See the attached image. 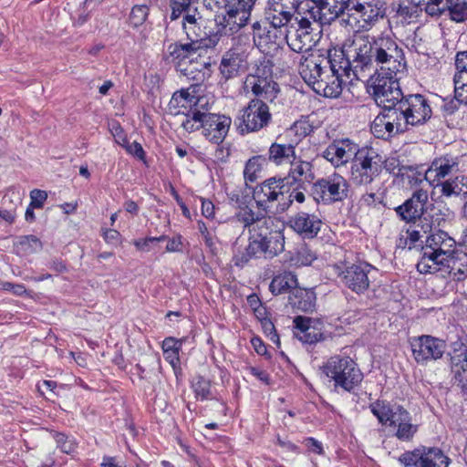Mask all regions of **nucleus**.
Returning <instances> with one entry per match:
<instances>
[{
  "mask_svg": "<svg viewBox=\"0 0 467 467\" xmlns=\"http://www.w3.org/2000/svg\"><path fill=\"white\" fill-rule=\"evenodd\" d=\"M285 179L272 177L263 182L254 192L257 207L245 206L235 213L239 223L249 231V244L237 258L236 265H244L252 258H273L285 249L284 224L268 213H284L289 208Z\"/></svg>",
  "mask_w": 467,
  "mask_h": 467,
  "instance_id": "nucleus-1",
  "label": "nucleus"
},
{
  "mask_svg": "<svg viewBox=\"0 0 467 467\" xmlns=\"http://www.w3.org/2000/svg\"><path fill=\"white\" fill-rule=\"evenodd\" d=\"M362 48H367L368 67L358 74V80L368 78V89L378 106L396 109L403 94L400 76L406 69V59L401 47L389 36L363 35Z\"/></svg>",
  "mask_w": 467,
  "mask_h": 467,
  "instance_id": "nucleus-2",
  "label": "nucleus"
},
{
  "mask_svg": "<svg viewBox=\"0 0 467 467\" xmlns=\"http://www.w3.org/2000/svg\"><path fill=\"white\" fill-rule=\"evenodd\" d=\"M362 36L363 34H354L344 41L340 50L334 48V58L342 67L337 72L329 70V67L324 71L314 88L317 94L327 98H337L342 92L344 77L350 80L358 79V74L368 67L369 60L366 54L367 48H362Z\"/></svg>",
  "mask_w": 467,
  "mask_h": 467,
  "instance_id": "nucleus-3",
  "label": "nucleus"
},
{
  "mask_svg": "<svg viewBox=\"0 0 467 467\" xmlns=\"http://www.w3.org/2000/svg\"><path fill=\"white\" fill-rule=\"evenodd\" d=\"M370 410L382 425L396 430L397 438H410L418 431V424L413 422L410 412L400 405L377 400L370 404Z\"/></svg>",
  "mask_w": 467,
  "mask_h": 467,
  "instance_id": "nucleus-4",
  "label": "nucleus"
},
{
  "mask_svg": "<svg viewBox=\"0 0 467 467\" xmlns=\"http://www.w3.org/2000/svg\"><path fill=\"white\" fill-rule=\"evenodd\" d=\"M323 372L340 387L350 391L363 379V374L353 359L348 357L335 356L322 367Z\"/></svg>",
  "mask_w": 467,
  "mask_h": 467,
  "instance_id": "nucleus-5",
  "label": "nucleus"
},
{
  "mask_svg": "<svg viewBox=\"0 0 467 467\" xmlns=\"http://www.w3.org/2000/svg\"><path fill=\"white\" fill-rule=\"evenodd\" d=\"M311 0H268L265 18L275 28L286 26L296 13L309 15Z\"/></svg>",
  "mask_w": 467,
  "mask_h": 467,
  "instance_id": "nucleus-6",
  "label": "nucleus"
},
{
  "mask_svg": "<svg viewBox=\"0 0 467 467\" xmlns=\"http://www.w3.org/2000/svg\"><path fill=\"white\" fill-rule=\"evenodd\" d=\"M382 166L379 155L372 150L361 149L350 165L349 181L355 185H368L379 176Z\"/></svg>",
  "mask_w": 467,
  "mask_h": 467,
  "instance_id": "nucleus-7",
  "label": "nucleus"
},
{
  "mask_svg": "<svg viewBox=\"0 0 467 467\" xmlns=\"http://www.w3.org/2000/svg\"><path fill=\"white\" fill-rule=\"evenodd\" d=\"M337 63L334 58V49H328L327 55L317 52L305 57L300 62L298 70L304 81L314 89L327 67L336 72L338 68L341 69L342 66Z\"/></svg>",
  "mask_w": 467,
  "mask_h": 467,
  "instance_id": "nucleus-8",
  "label": "nucleus"
},
{
  "mask_svg": "<svg viewBox=\"0 0 467 467\" xmlns=\"http://www.w3.org/2000/svg\"><path fill=\"white\" fill-rule=\"evenodd\" d=\"M348 192V182L338 173L317 180L311 188L313 199L327 204L345 200Z\"/></svg>",
  "mask_w": 467,
  "mask_h": 467,
  "instance_id": "nucleus-9",
  "label": "nucleus"
},
{
  "mask_svg": "<svg viewBox=\"0 0 467 467\" xmlns=\"http://www.w3.org/2000/svg\"><path fill=\"white\" fill-rule=\"evenodd\" d=\"M395 109L401 122L405 124V130L409 126L425 123L431 116V109L427 99L420 94L403 97Z\"/></svg>",
  "mask_w": 467,
  "mask_h": 467,
  "instance_id": "nucleus-10",
  "label": "nucleus"
},
{
  "mask_svg": "<svg viewBox=\"0 0 467 467\" xmlns=\"http://www.w3.org/2000/svg\"><path fill=\"white\" fill-rule=\"evenodd\" d=\"M399 462L403 467H449L451 459L436 447H421L402 453Z\"/></svg>",
  "mask_w": 467,
  "mask_h": 467,
  "instance_id": "nucleus-11",
  "label": "nucleus"
},
{
  "mask_svg": "<svg viewBox=\"0 0 467 467\" xmlns=\"http://www.w3.org/2000/svg\"><path fill=\"white\" fill-rule=\"evenodd\" d=\"M410 348L415 361L420 365H427L442 358L446 344L437 337L422 335L410 339Z\"/></svg>",
  "mask_w": 467,
  "mask_h": 467,
  "instance_id": "nucleus-12",
  "label": "nucleus"
},
{
  "mask_svg": "<svg viewBox=\"0 0 467 467\" xmlns=\"http://www.w3.org/2000/svg\"><path fill=\"white\" fill-rule=\"evenodd\" d=\"M240 119L239 129L242 133L257 131L265 127L271 119L266 101L261 99H252L242 110Z\"/></svg>",
  "mask_w": 467,
  "mask_h": 467,
  "instance_id": "nucleus-13",
  "label": "nucleus"
},
{
  "mask_svg": "<svg viewBox=\"0 0 467 467\" xmlns=\"http://www.w3.org/2000/svg\"><path fill=\"white\" fill-rule=\"evenodd\" d=\"M203 22L202 16L198 11H194L192 15H185L182 19V29L190 43L202 50L213 48L219 40L217 36L208 37L203 29Z\"/></svg>",
  "mask_w": 467,
  "mask_h": 467,
  "instance_id": "nucleus-14",
  "label": "nucleus"
},
{
  "mask_svg": "<svg viewBox=\"0 0 467 467\" xmlns=\"http://www.w3.org/2000/svg\"><path fill=\"white\" fill-rule=\"evenodd\" d=\"M361 149L353 140L346 139L334 140L323 151L322 156L335 168L346 166L353 161Z\"/></svg>",
  "mask_w": 467,
  "mask_h": 467,
  "instance_id": "nucleus-15",
  "label": "nucleus"
},
{
  "mask_svg": "<svg viewBox=\"0 0 467 467\" xmlns=\"http://www.w3.org/2000/svg\"><path fill=\"white\" fill-rule=\"evenodd\" d=\"M377 269L368 263L353 264L342 271L339 275L344 285L355 293H363L370 283L372 274Z\"/></svg>",
  "mask_w": 467,
  "mask_h": 467,
  "instance_id": "nucleus-16",
  "label": "nucleus"
},
{
  "mask_svg": "<svg viewBox=\"0 0 467 467\" xmlns=\"http://www.w3.org/2000/svg\"><path fill=\"white\" fill-rule=\"evenodd\" d=\"M256 0H228L225 5L226 14L223 16L224 27L231 32H237L244 27L251 16V12Z\"/></svg>",
  "mask_w": 467,
  "mask_h": 467,
  "instance_id": "nucleus-17",
  "label": "nucleus"
},
{
  "mask_svg": "<svg viewBox=\"0 0 467 467\" xmlns=\"http://www.w3.org/2000/svg\"><path fill=\"white\" fill-rule=\"evenodd\" d=\"M353 0H311L309 15L315 23L329 24L346 9L349 10Z\"/></svg>",
  "mask_w": 467,
  "mask_h": 467,
  "instance_id": "nucleus-18",
  "label": "nucleus"
},
{
  "mask_svg": "<svg viewBox=\"0 0 467 467\" xmlns=\"http://www.w3.org/2000/svg\"><path fill=\"white\" fill-rule=\"evenodd\" d=\"M371 131L377 138L387 140L406 130L395 109H383L382 114L377 116L372 122Z\"/></svg>",
  "mask_w": 467,
  "mask_h": 467,
  "instance_id": "nucleus-19",
  "label": "nucleus"
},
{
  "mask_svg": "<svg viewBox=\"0 0 467 467\" xmlns=\"http://www.w3.org/2000/svg\"><path fill=\"white\" fill-rule=\"evenodd\" d=\"M202 133L208 140L213 143L219 144L225 139L232 119L224 115H205L202 119Z\"/></svg>",
  "mask_w": 467,
  "mask_h": 467,
  "instance_id": "nucleus-20",
  "label": "nucleus"
},
{
  "mask_svg": "<svg viewBox=\"0 0 467 467\" xmlns=\"http://www.w3.org/2000/svg\"><path fill=\"white\" fill-rule=\"evenodd\" d=\"M247 67V54L238 48H232L223 55L220 71L225 79H230L245 72Z\"/></svg>",
  "mask_w": 467,
  "mask_h": 467,
  "instance_id": "nucleus-21",
  "label": "nucleus"
},
{
  "mask_svg": "<svg viewBox=\"0 0 467 467\" xmlns=\"http://www.w3.org/2000/svg\"><path fill=\"white\" fill-rule=\"evenodd\" d=\"M428 201V192L424 190L416 191L411 198L402 205L396 208V213L407 223L413 222L423 213L424 206Z\"/></svg>",
  "mask_w": 467,
  "mask_h": 467,
  "instance_id": "nucleus-22",
  "label": "nucleus"
},
{
  "mask_svg": "<svg viewBox=\"0 0 467 467\" xmlns=\"http://www.w3.org/2000/svg\"><path fill=\"white\" fill-rule=\"evenodd\" d=\"M245 87L262 100L272 102L276 98L279 89L273 78L249 75L245 80Z\"/></svg>",
  "mask_w": 467,
  "mask_h": 467,
  "instance_id": "nucleus-23",
  "label": "nucleus"
},
{
  "mask_svg": "<svg viewBox=\"0 0 467 467\" xmlns=\"http://www.w3.org/2000/svg\"><path fill=\"white\" fill-rule=\"evenodd\" d=\"M290 225L303 238L312 239L319 233L322 221L316 214L299 212L290 219Z\"/></svg>",
  "mask_w": 467,
  "mask_h": 467,
  "instance_id": "nucleus-24",
  "label": "nucleus"
},
{
  "mask_svg": "<svg viewBox=\"0 0 467 467\" xmlns=\"http://www.w3.org/2000/svg\"><path fill=\"white\" fill-rule=\"evenodd\" d=\"M448 258V256L422 246L421 257L416 267L420 274H440L444 276Z\"/></svg>",
  "mask_w": 467,
  "mask_h": 467,
  "instance_id": "nucleus-25",
  "label": "nucleus"
},
{
  "mask_svg": "<svg viewBox=\"0 0 467 467\" xmlns=\"http://www.w3.org/2000/svg\"><path fill=\"white\" fill-rule=\"evenodd\" d=\"M459 161L458 158L450 155H444L436 158L431 167L426 171L424 175L419 174L416 182H421L422 179L426 180H440L447 175L458 171Z\"/></svg>",
  "mask_w": 467,
  "mask_h": 467,
  "instance_id": "nucleus-26",
  "label": "nucleus"
},
{
  "mask_svg": "<svg viewBox=\"0 0 467 467\" xmlns=\"http://www.w3.org/2000/svg\"><path fill=\"white\" fill-rule=\"evenodd\" d=\"M383 5L382 0H353L349 11L356 12L364 23L369 25L383 17Z\"/></svg>",
  "mask_w": 467,
  "mask_h": 467,
  "instance_id": "nucleus-27",
  "label": "nucleus"
},
{
  "mask_svg": "<svg viewBox=\"0 0 467 467\" xmlns=\"http://www.w3.org/2000/svg\"><path fill=\"white\" fill-rule=\"evenodd\" d=\"M285 39L291 50L296 53L308 51L318 40L317 34L296 30L293 26L287 30Z\"/></svg>",
  "mask_w": 467,
  "mask_h": 467,
  "instance_id": "nucleus-28",
  "label": "nucleus"
},
{
  "mask_svg": "<svg viewBox=\"0 0 467 467\" xmlns=\"http://www.w3.org/2000/svg\"><path fill=\"white\" fill-rule=\"evenodd\" d=\"M455 246V240L443 231H438L429 236H426L424 245V247L448 257L457 250Z\"/></svg>",
  "mask_w": 467,
  "mask_h": 467,
  "instance_id": "nucleus-29",
  "label": "nucleus"
},
{
  "mask_svg": "<svg viewBox=\"0 0 467 467\" xmlns=\"http://www.w3.org/2000/svg\"><path fill=\"white\" fill-rule=\"evenodd\" d=\"M314 177L313 165L311 162L296 157L293 161L290 162V169L285 179L287 181V183L293 184L311 182Z\"/></svg>",
  "mask_w": 467,
  "mask_h": 467,
  "instance_id": "nucleus-30",
  "label": "nucleus"
},
{
  "mask_svg": "<svg viewBox=\"0 0 467 467\" xmlns=\"http://www.w3.org/2000/svg\"><path fill=\"white\" fill-rule=\"evenodd\" d=\"M446 272L452 280L461 282L467 278V253L457 249L449 256Z\"/></svg>",
  "mask_w": 467,
  "mask_h": 467,
  "instance_id": "nucleus-31",
  "label": "nucleus"
},
{
  "mask_svg": "<svg viewBox=\"0 0 467 467\" xmlns=\"http://www.w3.org/2000/svg\"><path fill=\"white\" fill-rule=\"evenodd\" d=\"M451 375L453 384L461 389L467 398V348L463 355L451 358Z\"/></svg>",
  "mask_w": 467,
  "mask_h": 467,
  "instance_id": "nucleus-32",
  "label": "nucleus"
},
{
  "mask_svg": "<svg viewBox=\"0 0 467 467\" xmlns=\"http://www.w3.org/2000/svg\"><path fill=\"white\" fill-rule=\"evenodd\" d=\"M201 50L191 43H171L164 53V59L168 63H181Z\"/></svg>",
  "mask_w": 467,
  "mask_h": 467,
  "instance_id": "nucleus-33",
  "label": "nucleus"
},
{
  "mask_svg": "<svg viewBox=\"0 0 467 467\" xmlns=\"http://www.w3.org/2000/svg\"><path fill=\"white\" fill-rule=\"evenodd\" d=\"M297 287V278L292 272L285 271L275 275L270 283L269 289L275 296L291 293Z\"/></svg>",
  "mask_w": 467,
  "mask_h": 467,
  "instance_id": "nucleus-34",
  "label": "nucleus"
},
{
  "mask_svg": "<svg viewBox=\"0 0 467 467\" xmlns=\"http://www.w3.org/2000/svg\"><path fill=\"white\" fill-rule=\"evenodd\" d=\"M289 303L294 307L303 312H311L316 306L314 292L296 287L289 296Z\"/></svg>",
  "mask_w": 467,
  "mask_h": 467,
  "instance_id": "nucleus-35",
  "label": "nucleus"
},
{
  "mask_svg": "<svg viewBox=\"0 0 467 467\" xmlns=\"http://www.w3.org/2000/svg\"><path fill=\"white\" fill-rule=\"evenodd\" d=\"M296 157L293 144L273 143L269 148V161L276 165L287 164Z\"/></svg>",
  "mask_w": 467,
  "mask_h": 467,
  "instance_id": "nucleus-36",
  "label": "nucleus"
},
{
  "mask_svg": "<svg viewBox=\"0 0 467 467\" xmlns=\"http://www.w3.org/2000/svg\"><path fill=\"white\" fill-rule=\"evenodd\" d=\"M441 193L450 197L452 195H467V176L461 175L453 180H447L441 183Z\"/></svg>",
  "mask_w": 467,
  "mask_h": 467,
  "instance_id": "nucleus-37",
  "label": "nucleus"
},
{
  "mask_svg": "<svg viewBox=\"0 0 467 467\" xmlns=\"http://www.w3.org/2000/svg\"><path fill=\"white\" fill-rule=\"evenodd\" d=\"M419 7L418 4L412 6L400 5L394 16L396 24L405 26L417 23L420 11L422 10V8L419 9Z\"/></svg>",
  "mask_w": 467,
  "mask_h": 467,
  "instance_id": "nucleus-38",
  "label": "nucleus"
},
{
  "mask_svg": "<svg viewBox=\"0 0 467 467\" xmlns=\"http://www.w3.org/2000/svg\"><path fill=\"white\" fill-rule=\"evenodd\" d=\"M194 0H171V19L176 20L181 16L192 15L194 11H197V7L193 5Z\"/></svg>",
  "mask_w": 467,
  "mask_h": 467,
  "instance_id": "nucleus-39",
  "label": "nucleus"
},
{
  "mask_svg": "<svg viewBox=\"0 0 467 467\" xmlns=\"http://www.w3.org/2000/svg\"><path fill=\"white\" fill-rule=\"evenodd\" d=\"M265 163V159L260 155L249 159L244 171L245 180L250 182L255 181Z\"/></svg>",
  "mask_w": 467,
  "mask_h": 467,
  "instance_id": "nucleus-40",
  "label": "nucleus"
},
{
  "mask_svg": "<svg viewBox=\"0 0 467 467\" xmlns=\"http://www.w3.org/2000/svg\"><path fill=\"white\" fill-rule=\"evenodd\" d=\"M450 17L456 22H463L467 19V0H448Z\"/></svg>",
  "mask_w": 467,
  "mask_h": 467,
  "instance_id": "nucleus-41",
  "label": "nucleus"
},
{
  "mask_svg": "<svg viewBox=\"0 0 467 467\" xmlns=\"http://www.w3.org/2000/svg\"><path fill=\"white\" fill-rule=\"evenodd\" d=\"M448 3V0H419L418 5L423 6L429 16H440L447 12Z\"/></svg>",
  "mask_w": 467,
  "mask_h": 467,
  "instance_id": "nucleus-42",
  "label": "nucleus"
},
{
  "mask_svg": "<svg viewBox=\"0 0 467 467\" xmlns=\"http://www.w3.org/2000/svg\"><path fill=\"white\" fill-rule=\"evenodd\" d=\"M18 249L26 254H30L40 251L42 249V244L40 240L35 235L22 236L17 243Z\"/></svg>",
  "mask_w": 467,
  "mask_h": 467,
  "instance_id": "nucleus-43",
  "label": "nucleus"
},
{
  "mask_svg": "<svg viewBox=\"0 0 467 467\" xmlns=\"http://www.w3.org/2000/svg\"><path fill=\"white\" fill-rule=\"evenodd\" d=\"M204 116L203 113L201 114L199 111L192 112L190 110L189 114H187L182 120V127L188 132H192L200 128L202 129V119H204Z\"/></svg>",
  "mask_w": 467,
  "mask_h": 467,
  "instance_id": "nucleus-44",
  "label": "nucleus"
},
{
  "mask_svg": "<svg viewBox=\"0 0 467 467\" xmlns=\"http://www.w3.org/2000/svg\"><path fill=\"white\" fill-rule=\"evenodd\" d=\"M255 68L253 76H262L266 78H273V67L274 63L266 56L261 57L256 62H255Z\"/></svg>",
  "mask_w": 467,
  "mask_h": 467,
  "instance_id": "nucleus-45",
  "label": "nucleus"
},
{
  "mask_svg": "<svg viewBox=\"0 0 467 467\" xmlns=\"http://www.w3.org/2000/svg\"><path fill=\"white\" fill-rule=\"evenodd\" d=\"M149 8L147 5H135L130 15V22L134 27L141 26L147 19Z\"/></svg>",
  "mask_w": 467,
  "mask_h": 467,
  "instance_id": "nucleus-46",
  "label": "nucleus"
},
{
  "mask_svg": "<svg viewBox=\"0 0 467 467\" xmlns=\"http://www.w3.org/2000/svg\"><path fill=\"white\" fill-rule=\"evenodd\" d=\"M213 102V99L207 96H200L193 101V107L191 108L190 110L192 112L199 111L201 114L203 113V115H212L208 113V110L211 109Z\"/></svg>",
  "mask_w": 467,
  "mask_h": 467,
  "instance_id": "nucleus-47",
  "label": "nucleus"
},
{
  "mask_svg": "<svg viewBox=\"0 0 467 467\" xmlns=\"http://www.w3.org/2000/svg\"><path fill=\"white\" fill-rule=\"evenodd\" d=\"M192 388L196 394V397H200L202 400L209 398L210 384L203 378H196L192 382Z\"/></svg>",
  "mask_w": 467,
  "mask_h": 467,
  "instance_id": "nucleus-48",
  "label": "nucleus"
},
{
  "mask_svg": "<svg viewBox=\"0 0 467 467\" xmlns=\"http://www.w3.org/2000/svg\"><path fill=\"white\" fill-rule=\"evenodd\" d=\"M166 239V235H161L159 237H149L144 239H136L133 241V244L138 250L149 252L151 244L162 242Z\"/></svg>",
  "mask_w": 467,
  "mask_h": 467,
  "instance_id": "nucleus-49",
  "label": "nucleus"
},
{
  "mask_svg": "<svg viewBox=\"0 0 467 467\" xmlns=\"http://www.w3.org/2000/svg\"><path fill=\"white\" fill-rule=\"evenodd\" d=\"M119 143L121 144L130 154H132L133 156L137 157L139 160H144L145 152L142 149V146L139 142H137V141L130 142L124 139L122 142H119Z\"/></svg>",
  "mask_w": 467,
  "mask_h": 467,
  "instance_id": "nucleus-50",
  "label": "nucleus"
},
{
  "mask_svg": "<svg viewBox=\"0 0 467 467\" xmlns=\"http://www.w3.org/2000/svg\"><path fill=\"white\" fill-rule=\"evenodd\" d=\"M47 198V193L45 191L35 189L30 192V206L32 208H42L44 202Z\"/></svg>",
  "mask_w": 467,
  "mask_h": 467,
  "instance_id": "nucleus-51",
  "label": "nucleus"
},
{
  "mask_svg": "<svg viewBox=\"0 0 467 467\" xmlns=\"http://www.w3.org/2000/svg\"><path fill=\"white\" fill-rule=\"evenodd\" d=\"M417 227L418 226H415L407 230V242H409L410 245H414L418 242L422 244L424 242L423 238L426 239V231L421 233Z\"/></svg>",
  "mask_w": 467,
  "mask_h": 467,
  "instance_id": "nucleus-52",
  "label": "nucleus"
},
{
  "mask_svg": "<svg viewBox=\"0 0 467 467\" xmlns=\"http://www.w3.org/2000/svg\"><path fill=\"white\" fill-rule=\"evenodd\" d=\"M310 18H312L310 16H301L300 18L296 17V20L297 21V27L296 30H302V31H310L315 33L316 30L320 29V26L316 24L317 28L314 27V24L310 21Z\"/></svg>",
  "mask_w": 467,
  "mask_h": 467,
  "instance_id": "nucleus-53",
  "label": "nucleus"
},
{
  "mask_svg": "<svg viewBox=\"0 0 467 467\" xmlns=\"http://www.w3.org/2000/svg\"><path fill=\"white\" fill-rule=\"evenodd\" d=\"M183 71L184 75L188 78H192V80H195L197 83L202 82L204 80L205 73L202 72V69L193 67V65H190L188 67H185Z\"/></svg>",
  "mask_w": 467,
  "mask_h": 467,
  "instance_id": "nucleus-54",
  "label": "nucleus"
},
{
  "mask_svg": "<svg viewBox=\"0 0 467 467\" xmlns=\"http://www.w3.org/2000/svg\"><path fill=\"white\" fill-rule=\"evenodd\" d=\"M296 337L304 343L313 344L320 340L321 334L317 333L314 328H311L310 330L305 331L301 334H296Z\"/></svg>",
  "mask_w": 467,
  "mask_h": 467,
  "instance_id": "nucleus-55",
  "label": "nucleus"
},
{
  "mask_svg": "<svg viewBox=\"0 0 467 467\" xmlns=\"http://www.w3.org/2000/svg\"><path fill=\"white\" fill-rule=\"evenodd\" d=\"M291 132L300 137H306L311 130V125L306 121H296L290 129Z\"/></svg>",
  "mask_w": 467,
  "mask_h": 467,
  "instance_id": "nucleus-56",
  "label": "nucleus"
},
{
  "mask_svg": "<svg viewBox=\"0 0 467 467\" xmlns=\"http://www.w3.org/2000/svg\"><path fill=\"white\" fill-rule=\"evenodd\" d=\"M7 201L9 202V203L12 206L10 209L16 210V206L18 204H21L22 195L20 194L19 192L11 191V192H7L6 194H5V196L3 198L4 203H5Z\"/></svg>",
  "mask_w": 467,
  "mask_h": 467,
  "instance_id": "nucleus-57",
  "label": "nucleus"
},
{
  "mask_svg": "<svg viewBox=\"0 0 467 467\" xmlns=\"http://www.w3.org/2000/svg\"><path fill=\"white\" fill-rule=\"evenodd\" d=\"M286 197L288 198L289 202V207L292 205L293 202H296L298 203H303L306 201V195L303 191L300 190V188L293 189L292 192H289V190L287 189Z\"/></svg>",
  "mask_w": 467,
  "mask_h": 467,
  "instance_id": "nucleus-58",
  "label": "nucleus"
},
{
  "mask_svg": "<svg viewBox=\"0 0 467 467\" xmlns=\"http://www.w3.org/2000/svg\"><path fill=\"white\" fill-rule=\"evenodd\" d=\"M455 67L457 72L467 71V50L461 51L456 54Z\"/></svg>",
  "mask_w": 467,
  "mask_h": 467,
  "instance_id": "nucleus-59",
  "label": "nucleus"
},
{
  "mask_svg": "<svg viewBox=\"0 0 467 467\" xmlns=\"http://www.w3.org/2000/svg\"><path fill=\"white\" fill-rule=\"evenodd\" d=\"M61 452L70 454L76 450V443L74 440H58L57 446Z\"/></svg>",
  "mask_w": 467,
  "mask_h": 467,
  "instance_id": "nucleus-60",
  "label": "nucleus"
},
{
  "mask_svg": "<svg viewBox=\"0 0 467 467\" xmlns=\"http://www.w3.org/2000/svg\"><path fill=\"white\" fill-rule=\"evenodd\" d=\"M311 319L309 317H296L294 319L295 327L299 330V334L310 330L312 327H310Z\"/></svg>",
  "mask_w": 467,
  "mask_h": 467,
  "instance_id": "nucleus-61",
  "label": "nucleus"
},
{
  "mask_svg": "<svg viewBox=\"0 0 467 467\" xmlns=\"http://www.w3.org/2000/svg\"><path fill=\"white\" fill-rule=\"evenodd\" d=\"M263 328L268 335L271 341L279 343V337L275 331L274 324L270 320H265L263 322Z\"/></svg>",
  "mask_w": 467,
  "mask_h": 467,
  "instance_id": "nucleus-62",
  "label": "nucleus"
},
{
  "mask_svg": "<svg viewBox=\"0 0 467 467\" xmlns=\"http://www.w3.org/2000/svg\"><path fill=\"white\" fill-rule=\"evenodd\" d=\"M202 213L206 218H213L214 215V205L210 200L201 198Z\"/></svg>",
  "mask_w": 467,
  "mask_h": 467,
  "instance_id": "nucleus-63",
  "label": "nucleus"
},
{
  "mask_svg": "<svg viewBox=\"0 0 467 467\" xmlns=\"http://www.w3.org/2000/svg\"><path fill=\"white\" fill-rule=\"evenodd\" d=\"M455 98L461 103L467 104V85L465 84L463 87H459V85L454 86Z\"/></svg>",
  "mask_w": 467,
  "mask_h": 467,
  "instance_id": "nucleus-64",
  "label": "nucleus"
}]
</instances>
